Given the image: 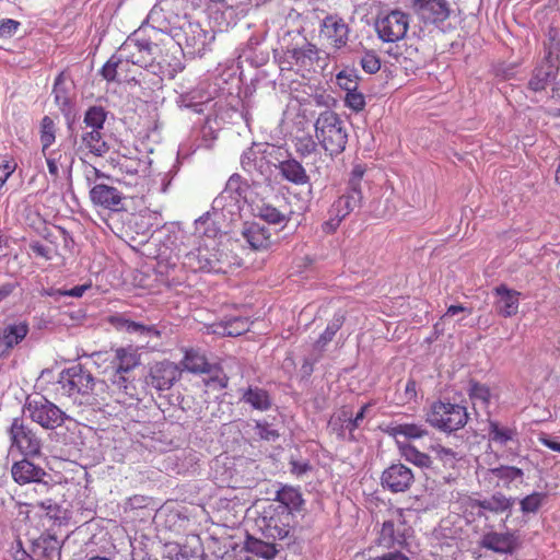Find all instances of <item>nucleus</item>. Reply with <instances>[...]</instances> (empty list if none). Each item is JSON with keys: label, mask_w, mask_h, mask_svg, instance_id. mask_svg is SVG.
Here are the masks:
<instances>
[{"label": "nucleus", "mask_w": 560, "mask_h": 560, "mask_svg": "<svg viewBox=\"0 0 560 560\" xmlns=\"http://www.w3.org/2000/svg\"><path fill=\"white\" fill-rule=\"evenodd\" d=\"M243 236L255 250H267L273 244L270 229L258 223L247 224L243 230Z\"/></svg>", "instance_id": "nucleus-26"}, {"label": "nucleus", "mask_w": 560, "mask_h": 560, "mask_svg": "<svg viewBox=\"0 0 560 560\" xmlns=\"http://www.w3.org/2000/svg\"><path fill=\"white\" fill-rule=\"evenodd\" d=\"M295 147L299 153H301L302 155H308L315 151L316 143L312 139V137L306 136L298 138Z\"/></svg>", "instance_id": "nucleus-55"}, {"label": "nucleus", "mask_w": 560, "mask_h": 560, "mask_svg": "<svg viewBox=\"0 0 560 560\" xmlns=\"http://www.w3.org/2000/svg\"><path fill=\"white\" fill-rule=\"evenodd\" d=\"M226 255L220 249V243L214 237L202 238L199 246L185 255L184 266L192 271L226 272L230 266Z\"/></svg>", "instance_id": "nucleus-1"}, {"label": "nucleus", "mask_w": 560, "mask_h": 560, "mask_svg": "<svg viewBox=\"0 0 560 560\" xmlns=\"http://www.w3.org/2000/svg\"><path fill=\"white\" fill-rule=\"evenodd\" d=\"M58 384L61 394L73 399L79 405L92 404L94 387L96 385L94 376L83 365L78 364L61 372Z\"/></svg>", "instance_id": "nucleus-3"}, {"label": "nucleus", "mask_w": 560, "mask_h": 560, "mask_svg": "<svg viewBox=\"0 0 560 560\" xmlns=\"http://www.w3.org/2000/svg\"><path fill=\"white\" fill-rule=\"evenodd\" d=\"M205 374L209 375V377L203 381L206 387L211 389H224L228 387L229 376L219 364L212 363L209 371Z\"/></svg>", "instance_id": "nucleus-43"}, {"label": "nucleus", "mask_w": 560, "mask_h": 560, "mask_svg": "<svg viewBox=\"0 0 560 560\" xmlns=\"http://www.w3.org/2000/svg\"><path fill=\"white\" fill-rule=\"evenodd\" d=\"M46 159V163L48 166V172L54 179H57L60 175V168L63 167L66 161V154L62 153L61 149L45 150L42 152Z\"/></svg>", "instance_id": "nucleus-44"}, {"label": "nucleus", "mask_w": 560, "mask_h": 560, "mask_svg": "<svg viewBox=\"0 0 560 560\" xmlns=\"http://www.w3.org/2000/svg\"><path fill=\"white\" fill-rule=\"evenodd\" d=\"M383 431L398 442H407V440H419L429 434L428 429L422 423H398L390 422Z\"/></svg>", "instance_id": "nucleus-24"}, {"label": "nucleus", "mask_w": 560, "mask_h": 560, "mask_svg": "<svg viewBox=\"0 0 560 560\" xmlns=\"http://www.w3.org/2000/svg\"><path fill=\"white\" fill-rule=\"evenodd\" d=\"M183 370L175 362L163 360L154 362L149 368L145 382L159 392L171 389L180 378Z\"/></svg>", "instance_id": "nucleus-12"}, {"label": "nucleus", "mask_w": 560, "mask_h": 560, "mask_svg": "<svg viewBox=\"0 0 560 560\" xmlns=\"http://www.w3.org/2000/svg\"><path fill=\"white\" fill-rule=\"evenodd\" d=\"M291 520V513H288L284 508L270 504L264 509L256 523L265 537L276 540L283 539L289 535Z\"/></svg>", "instance_id": "nucleus-8"}, {"label": "nucleus", "mask_w": 560, "mask_h": 560, "mask_svg": "<svg viewBox=\"0 0 560 560\" xmlns=\"http://www.w3.org/2000/svg\"><path fill=\"white\" fill-rule=\"evenodd\" d=\"M417 398V383L415 380H408L405 386L406 401H412Z\"/></svg>", "instance_id": "nucleus-64"}, {"label": "nucleus", "mask_w": 560, "mask_h": 560, "mask_svg": "<svg viewBox=\"0 0 560 560\" xmlns=\"http://www.w3.org/2000/svg\"><path fill=\"white\" fill-rule=\"evenodd\" d=\"M21 23L13 19H2L0 21V38H10L19 30Z\"/></svg>", "instance_id": "nucleus-54"}, {"label": "nucleus", "mask_w": 560, "mask_h": 560, "mask_svg": "<svg viewBox=\"0 0 560 560\" xmlns=\"http://www.w3.org/2000/svg\"><path fill=\"white\" fill-rule=\"evenodd\" d=\"M415 482L413 471L401 463L392 464L383 470L381 485L383 489L399 493L408 491Z\"/></svg>", "instance_id": "nucleus-15"}, {"label": "nucleus", "mask_w": 560, "mask_h": 560, "mask_svg": "<svg viewBox=\"0 0 560 560\" xmlns=\"http://www.w3.org/2000/svg\"><path fill=\"white\" fill-rule=\"evenodd\" d=\"M361 200L362 195L348 190L332 202L329 214H336L337 218L345 219L361 203Z\"/></svg>", "instance_id": "nucleus-31"}, {"label": "nucleus", "mask_w": 560, "mask_h": 560, "mask_svg": "<svg viewBox=\"0 0 560 560\" xmlns=\"http://www.w3.org/2000/svg\"><path fill=\"white\" fill-rule=\"evenodd\" d=\"M436 458L442 463V466L446 471H442V480L444 483L451 485L458 480L460 470L458 468L459 457L457 453L451 448L444 446H438L434 448Z\"/></svg>", "instance_id": "nucleus-27"}, {"label": "nucleus", "mask_w": 560, "mask_h": 560, "mask_svg": "<svg viewBox=\"0 0 560 560\" xmlns=\"http://www.w3.org/2000/svg\"><path fill=\"white\" fill-rule=\"evenodd\" d=\"M259 217L271 224H280L287 220V217L271 205H262L259 208Z\"/></svg>", "instance_id": "nucleus-48"}, {"label": "nucleus", "mask_w": 560, "mask_h": 560, "mask_svg": "<svg viewBox=\"0 0 560 560\" xmlns=\"http://www.w3.org/2000/svg\"><path fill=\"white\" fill-rule=\"evenodd\" d=\"M124 65V60L120 58L112 57L101 69L102 77L108 81H116L118 75V69Z\"/></svg>", "instance_id": "nucleus-50"}, {"label": "nucleus", "mask_w": 560, "mask_h": 560, "mask_svg": "<svg viewBox=\"0 0 560 560\" xmlns=\"http://www.w3.org/2000/svg\"><path fill=\"white\" fill-rule=\"evenodd\" d=\"M219 328L220 329H214L213 332L236 337L248 330L249 322L245 317H234L220 324Z\"/></svg>", "instance_id": "nucleus-40"}, {"label": "nucleus", "mask_w": 560, "mask_h": 560, "mask_svg": "<svg viewBox=\"0 0 560 560\" xmlns=\"http://www.w3.org/2000/svg\"><path fill=\"white\" fill-rule=\"evenodd\" d=\"M515 533L488 532L482 535L480 546L497 553H513L518 548Z\"/></svg>", "instance_id": "nucleus-21"}, {"label": "nucleus", "mask_w": 560, "mask_h": 560, "mask_svg": "<svg viewBox=\"0 0 560 560\" xmlns=\"http://www.w3.org/2000/svg\"><path fill=\"white\" fill-rule=\"evenodd\" d=\"M467 393L474 404L479 402L482 407L489 406L491 400V389L488 385L470 380Z\"/></svg>", "instance_id": "nucleus-42"}, {"label": "nucleus", "mask_w": 560, "mask_h": 560, "mask_svg": "<svg viewBox=\"0 0 560 560\" xmlns=\"http://www.w3.org/2000/svg\"><path fill=\"white\" fill-rule=\"evenodd\" d=\"M346 322V313L337 312L335 313L331 320L328 323L325 330L320 334L318 339L315 342V347L323 350L336 336L337 331L342 327Z\"/></svg>", "instance_id": "nucleus-37"}, {"label": "nucleus", "mask_w": 560, "mask_h": 560, "mask_svg": "<svg viewBox=\"0 0 560 560\" xmlns=\"http://www.w3.org/2000/svg\"><path fill=\"white\" fill-rule=\"evenodd\" d=\"M158 52H160V58L155 61V68H152V73L161 80L164 78L172 80L184 70V65L177 56L168 50L162 52L160 49Z\"/></svg>", "instance_id": "nucleus-28"}, {"label": "nucleus", "mask_w": 560, "mask_h": 560, "mask_svg": "<svg viewBox=\"0 0 560 560\" xmlns=\"http://www.w3.org/2000/svg\"><path fill=\"white\" fill-rule=\"evenodd\" d=\"M116 360H118V374L127 376L126 374L140 365L141 355L133 346L117 347Z\"/></svg>", "instance_id": "nucleus-30"}, {"label": "nucleus", "mask_w": 560, "mask_h": 560, "mask_svg": "<svg viewBox=\"0 0 560 560\" xmlns=\"http://www.w3.org/2000/svg\"><path fill=\"white\" fill-rule=\"evenodd\" d=\"M35 556L43 560H60L61 545L59 540L51 535H42L34 541Z\"/></svg>", "instance_id": "nucleus-29"}, {"label": "nucleus", "mask_w": 560, "mask_h": 560, "mask_svg": "<svg viewBox=\"0 0 560 560\" xmlns=\"http://www.w3.org/2000/svg\"><path fill=\"white\" fill-rule=\"evenodd\" d=\"M371 407V404H365L361 407V409L358 411L355 417L351 418V421H348L346 424V430H348L351 434L360 427L361 422L365 418V413L368 409Z\"/></svg>", "instance_id": "nucleus-56"}, {"label": "nucleus", "mask_w": 560, "mask_h": 560, "mask_svg": "<svg viewBox=\"0 0 560 560\" xmlns=\"http://www.w3.org/2000/svg\"><path fill=\"white\" fill-rule=\"evenodd\" d=\"M337 83L346 93L358 89L359 85L357 77L346 71L338 73Z\"/></svg>", "instance_id": "nucleus-53"}, {"label": "nucleus", "mask_w": 560, "mask_h": 560, "mask_svg": "<svg viewBox=\"0 0 560 560\" xmlns=\"http://www.w3.org/2000/svg\"><path fill=\"white\" fill-rule=\"evenodd\" d=\"M546 498L547 494L542 492H533L526 495L520 502L521 511L523 513H536L542 505Z\"/></svg>", "instance_id": "nucleus-47"}, {"label": "nucleus", "mask_w": 560, "mask_h": 560, "mask_svg": "<svg viewBox=\"0 0 560 560\" xmlns=\"http://www.w3.org/2000/svg\"><path fill=\"white\" fill-rule=\"evenodd\" d=\"M109 324L117 330L127 332H139L141 335H153L160 337V331L154 326H145L126 318L122 315H112L108 318Z\"/></svg>", "instance_id": "nucleus-33"}, {"label": "nucleus", "mask_w": 560, "mask_h": 560, "mask_svg": "<svg viewBox=\"0 0 560 560\" xmlns=\"http://www.w3.org/2000/svg\"><path fill=\"white\" fill-rule=\"evenodd\" d=\"M16 164L13 161H4L0 163V188L5 184L7 179L15 171Z\"/></svg>", "instance_id": "nucleus-59"}, {"label": "nucleus", "mask_w": 560, "mask_h": 560, "mask_svg": "<svg viewBox=\"0 0 560 560\" xmlns=\"http://www.w3.org/2000/svg\"><path fill=\"white\" fill-rule=\"evenodd\" d=\"M343 219L337 218L336 214H330L329 219L322 224V231L325 234H332L340 226Z\"/></svg>", "instance_id": "nucleus-60"}, {"label": "nucleus", "mask_w": 560, "mask_h": 560, "mask_svg": "<svg viewBox=\"0 0 560 560\" xmlns=\"http://www.w3.org/2000/svg\"><path fill=\"white\" fill-rule=\"evenodd\" d=\"M57 127L54 119L49 116H44L40 120L39 140L42 144V152L48 150L56 141Z\"/></svg>", "instance_id": "nucleus-41"}, {"label": "nucleus", "mask_w": 560, "mask_h": 560, "mask_svg": "<svg viewBox=\"0 0 560 560\" xmlns=\"http://www.w3.org/2000/svg\"><path fill=\"white\" fill-rule=\"evenodd\" d=\"M349 32V26L341 16L329 14L320 23L319 39L326 47L338 50L347 45Z\"/></svg>", "instance_id": "nucleus-13"}, {"label": "nucleus", "mask_w": 560, "mask_h": 560, "mask_svg": "<svg viewBox=\"0 0 560 560\" xmlns=\"http://www.w3.org/2000/svg\"><path fill=\"white\" fill-rule=\"evenodd\" d=\"M468 418L465 406L443 400L434 401L425 416V420L431 427L446 433L464 428Z\"/></svg>", "instance_id": "nucleus-4"}, {"label": "nucleus", "mask_w": 560, "mask_h": 560, "mask_svg": "<svg viewBox=\"0 0 560 560\" xmlns=\"http://www.w3.org/2000/svg\"><path fill=\"white\" fill-rule=\"evenodd\" d=\"M30 326L26 320H15L0 327V358L8 357L27 336Z\"/></svg>", "instance_id": "nucleus-17"}, {"label": "nucleus", "mask_w": 560, "mask_h": 560, "mask_svg": "<svg viewBox=\"0 0 560 560\" xmlns=\"http://www.w3.org/2000/svg\"><path fill=\"white\" fill-rule=\"evenodd\" d=\"M158 50H160L159 45L145 38H129L120 48L126 62L144 68L150 72H152V68H155Z\"/></svg>", "instance_id": "nucleus-10"}, {"label": "nucleus", "mask_w": 560, "mask_h": 560, "mask_svg": "<svg viewBox=\"0 0 560 560\" xmlns=\"http://www.w3.org/2000/svg\"><path fill=\"white\" fill-rule=\"evenodd\" d=\"M493 294L494 310L498 315L509 318L518 313L521 292L510 289L506 284H500L493 289Z\"/></svg>", "instance_id": "nucleus-18"}, {"label": "nucleus", "mask_w": 560, "mask_h": 560, "mask_svg": "<svg viewBox=\"0 0 560 560\" xmlns=\"http://www.w3.org/2000/svg\"><path fill=\"white\" fill-rule=\"evenodd\" d=\"M91 287H92V283H91V282H89V283H84V284L75 285L74 288H72V289H70V290L58 291V294H59V295L71 296V298H81V296H83V294H84L89 289H91Z\"/></svg>", "instance_id": "nucleus-61"}, {"label": "nucleus", "mask_w": 560, "mask_h": 560, "mask_svg": "<svg viewBox=\"0 0 560 560\" xmlns=\"http://www.w3.org/2000/svg\"><path fill=\"white\" fill-rule=\"evenodd\" d=\"M100 374L107 376L114 390L118 394L133 398L136 386L128 376L118 374V360H116V348L106 351H97L92 354Z\"/></svg>", "instance_id": "nucleus-6"}, {"label": "nucleus", "mask_w": 560, "mask_h": 560, "mask_svg": "<svg viewBox=\"0 0 560 560\" xmlns=\"http://www.w3.org/2000/svg\"><path fill=\"white\" fill-rule=\"evenodd\" d=\"M369 560H410L406 555L398 550V548L393 551H387L383 555L370 556Z\"/></svg>", "instance_id": "nucleus-57"}, {"label": "nucleus", "mask_w": 560, "mask_h": 560, "mask_svg": "<svg viewBox=\"0 0 560 560\" xmlns=\"http://www.w3.org/2000/svg\"><path fill=\"white\" fill-rule=\"evenodd\" d=\"M489 442L499 447L518 448L520 439L516 425H505L497 420L488 421Z\"/></svg>", "instance_id": "nucleus-20"}, {"label": "nucleus", "mask_w": 560, "mask_h": 560, "mask_svg": "<svg viewBox=\"0 0 560 560\" xmlns=\"http://www.w3.org/2000/svg\"><path fill=\"white\" fill-rule=\"evenodd\" d=\"M411 528L407 525L405 510L397 509L382 524L376 545L385 549L402 548Z\"/></svg>", "instance_id": "nucleus-7"}, {"label": "nucleus", "mask_w": 560, "mask_h": 560, "mask_svg": "<svg viewBox=\"0 0 560 560\" xmlns=\"http://www.w3.org/2000/svg\"><path fill=\"white\" fill-rule=\"evenodd\" d=\"M243 400L260 411L268 410L271 407L268 392L258 387H248L243 395Z\"/></svg>", "instance_id": "nucleus-38"}, {"label": "nucleus", "mask_w": 560, "mask_h": 560, "mask_svg": "<svg viewBox=\"0 0 560 560\" xmlns=\"http://www.w3.org/2000/svg\"><path fill=\"white\" fill-rule=\"evenodd\" d=\"M315 136L331 156L338 155L346 149L348 135L343 121L332 110H325L319 114L315 121Z\"/></svg>", "instance_id": "nucleus-2"}, {"label": "nucleus", "mask_w": 560, "mask_h": 560, "mask_svg": "<svg viewBox=\"0 0 560 560\" xmlns=\"http://www.w3.org/2000/svg\"><path fill=\"white\" fill-rule=\"evenodd\" d=\"M281 175L295 185H305L310 177L303 165L296 160L282 161L279 165Z\"/></svg>", "instance_id": "nucleus-35"}, {"label": "nucleus", "mask_w": 560, "mask_h": 560, "mask_svg": "<svg viewBox=\"0 0 560 560\" xmlns=\"http://www.w3.org/2000/svg\"><path fill=\"white\" fill-rule=\"evenodd\" d=\"M107 117V113L102 106L90 107L84 115V124L92 130H102Z\"/></svg>", "instance_id": "nucleus-45"}, {"label": "nucleus", "mask_w": 560, "mask_h": 560, "mask_svg": "<svg viewBox=\"0 0 560 560\" xmlns=\"http://www.w3.org/2000/svg\"><path fill=\"white\" fill-rule=\"evenodd\" d=\"M479 475L482 481L488 483V487L509 488L513 481L522 479L524 472L521 468L514 466H500L497 468L482 469Z\"/></svg>", "instance_id": "nucleus-22"}, {"label": "nucleus", "mask_w": 560, "mask_h": 560, "mask_svg": "<svg viewBox=\"0 0 560 560\" xmlns=\"http://www.w3.org/2000/svg\"><path fill=\"white\" fill-rule=\"evenodd\" d=\"M12 557L14 560H31L33 556H31L22 545V541L16 540L15 545L12 547Z\"/></svg>", "instance_id": "nucleus-63"}, {"label": "nucleus", "mask_w": 560, "mask_h": 560, "mask_svg": "<svg viewBox=\"0 0 560 560\" xmlns=\"http://www.w3.org/2000/svg\"><path fill=\"white\" fill-rule=\"evenodd\" d=\"M318 56V49L313 44H306L301 48H295L292 50V58L295 61V65L306 67L311 66L313 60Z\"/></svg>", "instance_id": "nucleus-46"}, {"label": "nucleus", "mask_w": 560, "mask_h": 560, "mask_svg": "<svg viewBox=\"0 0 560 560\" xmlns=\"http://www.w3.org/2000/svg\"><path fill=\"white\" fill-rule=\"evenodd\" d=\"M82 144L90 153L102 156L108 151V145L102 137L101 130H91L82 135Z\"/></svg>", "instance_id": "nucleus-39"}, {"label": "nucleus", "mask_w": 560, "mask_h": 560, "mask_svg": "<svg viewBox=\"0 0 560 560\" xmlns=\"http://www.w3.org/2000/svg\"><path fill=\"white\" fill-rule=\"evenodd\" d=\"M247 548L250 551L260 552L265 558H269L268 551L271 549V546L264 544L260 540H248Z\"/></svg>", "instance_id": "nucleus-62"}, {"label": "nucleus", "mask_w": 560, "mask_h": 560, "mask_svg": "<svg viewBox=\"0 0 560 560\" xmlns=\"http://www.w3.org/2000/svg\"><path fill=\"white\" fill-rule=\"evenodd\" d=\"M365 172V165L357 164L353 166L348 182V190L362 195L361 182Z\"/></svg>", "instance_id": "nucleus-49"}, {"label": "nucleus", "mask_w": 560, "mask_h": 560, "mask_svg": "<svg viewBox=\"0 0 560 560\" xmlns=\"http://www.w3.org/2000/svg\"><path fill=\"white\" fill-rule=\"evenodd\" d=\"M184 370L194 374H205L212 363L207 360L205 353L197 349H187L180 361Z\"/></svg>", "instance_id": "nucleus-32"}, {"label": "nucleus", "mask_w": 560, "mask_h": 560, "mask_svg": "<svg viewBox=\"0 0 560 560\" xmlns=\"http://www.w3.org/2000/svg\"><path fill=\"white\" fill-rule=\"evenodd\" d=\"M90 199L95 206L118 211L122 208L124 196L116 187L98 184L91 188Z\"/></svg>", "instance_id": "nucleus-23"}, {"label": "nucleus", "mask_w": 560, "mask_h": 560, "mask_svg": "<svg viewBox=\"0 0 560 560\" xmlns=\"http://www.w3.org/2000/svg\"><path fill=\"white\" fill-rule=\"evenodd\" d=\"M25 410L28 412L32 421L47 430H55L61 427L67 419L66 412L45 397L28 401L25 405Z\"/></svg>", "instance_id": "nucleus-11"}, {"label": "nucleus", "mask_w": 560, "mask_h": 560, "mask_svg": "<svg viewBox=\"0 0 560 560\" xmlns=\"http://www.w3.org/2000/svg\"><path fill=\"white\" fill-rule=\"evenodd\" d=\"M30 248L33 252V254L37 257H42L46 260H49L52 257L51 249L48 246H46L39 242L31 243Z\"/></svg>", "instance_id": "nucleus-58"}, {"label": "nucleus", "mask_w": 560, "mask_h": 560, "mask_svg": "<svg viewBox=\"0 0 560 560\" xmlns=\"http://www.w3.org/2000/svg\"><path fill=\"white\" fill-rule=\"evenodd\" d=\"M11 475L16 483L26 485L40 482L47 474L40 466L24 458L12 465Z\"/></svg>", "instance_id": "nucleus-25"}, {"label": "nucleus", "mask_w": 560, "mask_h": 560, "mask_svg": "<svg viewBox=\"0 0 560 560\" xmlns=\"http://www.w3.org/2000/svg\"><path fill=\"white\" fill-rule=\"evenodd\" d=\"M513 504L514 499L497 492L483 500H470L469 508L478 520H483L485 526L493 527L498 518H500L501 523L505 524Z\"/></svg>", "instance_id": "nucleus-5"}, {"label": "nucleus", "mask_w": 560, "mask_h": 560, "mask_svg": "<svg viewBox=\"0 0 560 560\" xmlns=\"http://www.w3.org/2000/svg\"><path fill=\"white\" fill-rule=\"evenodd\" d=\"M411 9L424 22H444L450 18L447 0H411Z\"/></svg>", "instance_id": "nucleus-16"}, {"label": "nucleus", "mask_w": 560, "mask_h": 560, "mask_svg": "<svg viewBox=\"0 0 560 560\" xmlns=\"http://www.w3.org/2000/svg\"><path fill=\"white\" fill-rule=\"evenodd\" d=\"M276 501L279 503L276 505L277 508H284V510L291 514L293 511H299L303 504L301 492L289 486L282 487L277 492Z\"/></svg>", "instance_id": "nucleus-34"}, {"label": "nucleus", "mask_w": 560, "mask_h": 560, "mask_svg": "<svg viewBox=\"0 0 560 560\" xmlns=\"http://www.w3.org/2000/svg\"><path fill=\"white\" fill-rule=\"evenodd\" d=\"M9 433L12 446H15L22 454L36 456L40 453V440L24 423L23 419L14 418L11 423Z\"/></svg>", "instance_id": "nucleus-14"}, {"label": "nucleus", "mask_w": 560, "mask_h": 560, "mask_svg": "<svg viewBox=\"0 0 560 560\" xmlns=\"http://www.w3.org/2000/svg\"><path fill=\"white\" fill-rule=\"evenodd\" d=\"M360 65L366 73L374 74L381 69V59L374 51H366L362 56Z\"/></svg>", "instance_id": "nucleus-51"}, {"label": "nucleus", "mask_w": 560, "mask_h": 560, "mask_svg": "<svg viewBox=\"0 0 560 560\" xmlns=\"http://www.w3.org/2000/svg\"><path fill=\"white\" fill-rule=\"evenodd\" d=\"M559 72L557 59H552L551 51L534 69L532 78L528 81V89L534 92L544 91L548 84L556 79Z\"/></svg>", "instance_id": "nucleus-19"}, {"label": "nucleus", "mask_w": 560, "mask_h": 560, "mask_svg": "<svg viewBox=\"0 0 560 560\" xmlns=\"http://www.w3.org/2000/svg\"><path fill=\"white\" fill-rule=\"evenodd\" d=\"M374 28L382 42L396 43L406 36L409 28V16L400 10L378 14Z\"/></svg>", "instance_id": "nucleus-9"}, {"label": "nucleus", "mask_w": 560, "mask_h": 560, "mask_svg": "<svg viewBox=\"0 0 560 560\" xmlns=\"http://www.w3.org/2000/svg\"><path fill=\"white\" fill-rule=\"evenodd\" d=\"M345 104L354 112H361L365 107V97L358 89L346 93Z\"/></svg>", "instance_id": "nucleus-52"}, {"label": "nucleus", "mask_w": 560, "mask_h": 560, "mask_svg": "<svg viewBox=\"0 0 560 560\" xmlns=\"http://www.w3.org/2000/svg\"><path fill=\"white\" fill-rule=\"evenodd\" d=\"M398 451L407 462L420 468H430L432 465V459L428 454L420 452L408 442H398Z\"/></svg>", "instance_id": "nucleus-36"}]
</instances>
